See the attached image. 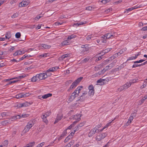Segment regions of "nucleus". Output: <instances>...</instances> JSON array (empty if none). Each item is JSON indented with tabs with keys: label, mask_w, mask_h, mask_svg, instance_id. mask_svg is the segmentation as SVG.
I'll list each match as a JSON object with an SVG mask.
<instances>
[{
	"label": "nucleus",
	"mask_w": 147,
	"mask_h": 147,
	"mask_svg": "<svg viewBox=\"0 0 147 147\" xmlns=\"http://www.w3.org/2000/svg\"><path fill=\"white\" fill-rule=\"evenodd\" d=\"M34 123L32 121H29L27 125L25 126L23 131L25 133L28 131L33 126Z\"/></svg>",
	"instance_id": "obj_1"
},
{
	"label": "nucleus",
	"mask_w": 147,
	"mask_h": 147,
	"mask_svg": "<svg viewBox=\"0 0 147 147\" xmlns=\"http://www.w3.org/2000/svg\"><path fill=\"white\" fill-rule=\"evenodd\" d=\"M117 61L115 60L114 61L111 63L109 65L106 66L105 68H104L101 71L100 74H103L106 71L108 70V68H107V67H109L110 69L113 66H114L115 64L116 63Z\"/></svg>",
	"instance_id": "obj_2"
},
{
	"label": "nucleus",
	"mask_w": 147,
	"mask_h": 147,
	"mask_svg": "<svg viewBox=\"0 0 147 147\" xmlns=\"http://www.w3.org/2000/svg\"><path fill=\"white\" fill-rule=\"evenodd\" d=\"M89 91L88 92V95L90 96H92L94 93V87L93 85H91L89 86Z\"/></svg>",
	"instance_id": "obj_3"
},
{
	"label": "nucleus",
	"mask_w": 147,
	"mask_h": 147,
	"mask_svg": "<svg viewBox=\"0 0 147 147\" xmlns=\"http://www.w3.org/2000/svg\"><path fill=\"white\" fill-rule=\"evenodd\" d=\"M76 91V90H75L74 92L71 94V95L69 96L68 100L69 102L72 101L76 96H78Z\"/></svg>",
	"instance_id": "obj_4"
},
{
	"label": "nucleus",
	"mask_w": 147,
	"mask_h": 147,
	"mask_svg": "<svg viewBox=\"0 0 147 147\" xmlns=\"http://www.w3.org/2000/svg\"><path fill=\"white\" fill-rule=\"evenodd\" d=\"M107 136V134L106 133H103L96 136V140L98 141H100L102 139H104Z\"/></svg>",
	"instance_id": "obj_5"
},
{
	"label": "nucleus",
	"mask_w": 147,
	"mask_h": 147,
	"mask_svg": "<svg viewBox=\"0 0 147 147\" xmlns=\"http://www.w3.org/2000/svg\"><path fill=\"white\" fill-rule=\"evenodd\" d=\"M81 115L80 114L76 115L71 117V119H75L76 120L74 121H76L77 123L78 121H79L81 119L80 117Z\"/></svg>",
	"instance_id": "obj_6"
},
{
	"label": "nucleus",
	"mask_w": 147,
	"mask_h": 147,
	"mask_svg": "<svg viewBox=\"0 0 147 147\" xmlns=\"http://www.w3.org/2000/svg\"><path fill=\"white\" fill-rule=\"evenodd\" d=\"M11 119H10L7 120L2 121L1 122V124L3 125H5L8 124H10L11 123V121H13Z\"/></svg>",
	"instance_id": "obj_7"
},
{
	"label": "nucleus",
	"mask_w": 147,
	"mask_h": 147,
	"mask_svg": "<svg viewBox=\"0 0 147 147\" xmlns=\"http://www.w3.org/2000/svg\"><path fill=\"white\" fill-rule=\"evenodd\" d=\"M38 74L40 80L45 79L47 78V74L46 73H41L39 74Z\"/></svg>",
	"instance_id": "obj_8"
},
{
	"label": "nucleus",
	"mask_w": 147,
	"mask_h": 147,
	"mask_svg": "<svg viewBox=\"0 0 147 147\" xmlns=\"http://www.w3.org/2000/svg\"><path fill=\"white\" fill-rule=\"evenodd\" d=\"M58 68H59V67H53L51 68H50L48 69L46 72V73L47 74V75L50 76V75H49V72H53V71H55Z\"/></svg>",
	"instance_id": "obj_9"
},
{
	"label": "nucleus",
	"mask_w": 147,
	"mask_h": 147,
	"mask_svg": "<svg viewBox=\"0 0 147 147\" xmlns=\"http://www.w3.org/2000/svg\"><path fill=\"white\" fill-rule=\"evenodd\" d=\"M97 130H98L96 127H95L93 129H92L88 134L89 136L90 137L93 136L96 132H97Z\"/></svg>",
	"instance_id": "obj_10"
},
{
	"label": "nucleus",
	"mask_w": 147,
	"mask_h": 147,
	"mask_svg": "<svg viewBox=\"0 0 147 147\" xmlns=\"http://www.w3.org/2000/svg\"><path fill=\"white\" fill-rule=\"evenodd\" d=\"M25 51L23 49H21L19 50H18L16 52L13 54V55L16 56L18 55H20L24 54Z\"/></svg>",
	"instance_id": "obj_11"
},
{
	"label": "nucleus",
	"mask_w": 147,
	"mask_h": 147,
	"mask_svg": "<svg viewBox=\"0 0 147 147\" xmlns=\"http://www.w3.org/2000/svg\"><path fill=\"white\" fill-rule=\"evenodd\" d=\"M89 50V49L88 47L83 49L81 51L80 53L82 55H85V54L88 53Z\"/></svg>",
	"instance_id": "obj_12"
},
{
	"label": "nucleus",
	"mask_w": 147,
	"mask_h": 147,
	"mask_svg": "<svg viewBox=\"0 0 147 147\" xmlns=\"http://www.w3.org/2000/svg\"><path fill=\"white\" fill-rule=\"evenodd\" d=\"M28 2L27 1H23L19 3V6L20 7H26L28 5Z\"/></svg>",
	"instance_id": "obj_13"
},
{
	"label": "nucleus",
	"mask_w": 147,
	"mask_h": 147,
	"mask_svg": "<svg viewBox=\"0 0 147 147\" xmlns=\"http://www.w3.org/2000/svg\"><path fill=\"white\" fill-rule=\"evenodd\" d=\"M112 49L111 48H108L102 51L99 54H102L103 55L109 52Z\"/></svg>",
	"instance_id": "obj_14"
},
{
	"label": "nucleus",
	"mask_w": 147,
	"mask_h": 147,
	"mask_svg": "<svg viewBox=\"0 0 147 147\" xmlns=\"http://www.w3.org/2000/svg\"><path fill=\"white\" fill-rule=\"evenodd\" d=\"M75 81H74L72 84V85H71L69 89H68V91H70V90L75 88L78 85Z\"/></svg>",
	"instance_id": "obj_15"
},
{
	"label": "nucleus",
	"mask_w": 147,
	"mask_h": 147,
	"mask_svg": "<svg viewBox=\"0 0 147 147\" xmlns=\"http://www.w3.org/2000/svg\"><path fill=\"white\" fill-rule=\"evenodd\" d=\"M115 33H114V34H111V33H107L106 34L105 36L106 37V38L107 39H109L110 38H112L114 36H115Z\"/></svg>",
	"instance_id": "obj_16"
},
{
	"label": "nucleus",
	"mask_w": 147,
	"mask_h": 147,
	"mask_svg": "<svg viewBox=\"0 0 147 147\" xmlns=\"http://www.w3.org/2000/svg\"><path fill=\"white\" fill-rule=\"evenodd\" d=\"M86 123L85 121H83L81 123H80L75 128L76 129V130H78L81 127L83 126L85 123Z\"/></svg>",
	"instance_id": "obj_17"
},
{
	"label": "nucleus",
	"mask_w": 147,
	"mask_h": 147,
	"mask_svg": "<svg viewBox=\"0 0 147 147\" xmlns=\"http://www.w3.org/2000/svg\"><path fill=\"white\" fill-rule=\"evenodd\" d=\"M62 115H58L54 123L55 124L57 123L62 118Z\"/></svg>",
	"instance_id": "obj_18"
},
{
	"label": "nucleus",
	"mask_w": 147,
	"mask_h": 147,
	"mask_svg": "<svg viewBox=\"0 0 147 147\" xmlns=\"http://www.w3.org/2000/svg\"><path fill=\"white\" fill-rule=\"evenodd\" d=\"M136 113H133L131 114V115L130 117L128 120V121L129 122V123H131L134 118L133 116L135 117L136 116Z\"/></svg>",
	"instance_id": "obj_19"
},
{
	"label": "nucleus",
	"mask_w": 147,
	"mask_h": 147,
	"mask_svg": "<svg viewBox=\"0 0 147 147\" xmlns=\"http://www.w3.org/2000/svg\"><path fill=\"white\" fill-rule=\"evenodd\" d=\"M83 86H78L75 90L77 91L76 92H77V93L78 95L80 93V91L83 88Z\"/></svg>",
	"instance_id": "obj_20"
},
{
	"label": "nucleus",
	"mask_w": 147,
	"mask_h": 147,
	"mask_svg": "<svg viewBox=\"0 0 147 147\" xmlns=\"http://www.w3.org/2000/svg\"><path fill=\"white\" fill-rule=\"evenodd\" d=\"M131 85V82H127L124 85H123L125 89H127Z\"/></svg>",
	"instance_id": "obj_21"
},
{
	"label": "nucleus",
	"mask_w": 147,
	"mask_h": 147,
	"mask_svg": "<svg viewBox=\"0 0 147 147\" xmlns=\"http://www.w3.org/2000/svg\"><path fill=\"white\" fill-rule=\"evenodd\" d=\"M100 39L102 41V42L103 43H106L107 42L105 36L103 35L102 36L100 37Z\"/></svg>",
	"instance_id": "obj_22"
},
{
	"label": "nucleus",
	"mask_w": 147,
	"mask_h": 147,
	"mask_svg": "<svg viewBox=\"0 0 147 147\" xmlns=\"http://www.w3.org/2000/svg\"><path fill=\"white\" fill-rule=\"evenodd\" d=\"M52 96V94L51 93H48L42 96L41 98L43 99H46L48 97L51 96Z\"/></svg>",
	"instance_id": "obj_23"
},
{
	"label": "nucleus",
	"mask_w": 147,
	"mask_h": 147,
	"mask_svg": "<svg viewBox=\"0 0 147 147\" xmlns=\"http://www.w3.org/2000/svg\"><path fill=\"white\" fill-rule=\"evenodd\" d=\"M35 142H30L29 144H27L25 146V147H32V146L34 145Z\"/></svg>",
	"instance_id": "obj_24"
},
{
	"label": "nucleus",
	"mask_w": 147,
	"mask_h": 147,
	"mask_svg": "<svg viewBox=\"0 0 147 147\" xmlns=\"http://www.w3.org/2000/svg\"><path fill=\"white\" fill-rule=\"evenodd\" d=\"M68 40H64L61 42V44L63 45H69L70 44V42H69L68 41Z\"/></svg>",
	"instance_id": "obj_25"
},
{
	"label": "nucleus",
	"mask_w": 147,
	"mask_h": 147,
	"mask_svg": "<svg viewBox=\"0 0 147 147\" xmlns=\"http://www.w3.org/2000/svg\"><path fill=\"white\" fill-rule=\"evenodd\" d=\"M22 97H24L23 93H20L19 94H17L16 95V98L17 99L20 98Z\"/></svg>",
	"instance_id": "obj_26"
},
{
	"label": "nucleus",
	"mask_w": 147,
	"mask_h": 147,
	"mask_svg": "<svg viewBox=\"0 0 147 147\" xmlns=\"http://www.w3.org/2000/svg\"><path fill=\"white\" fill-rule=\"evenodd\" d=\"M21 115H18L16 116H13L11 119H13L14 120H16L17 119H20L22 118Z\"/></svg>",
	"instance_id": "obj_27"
},
{
	"label": "nucleus",
	"mask_w": 147,
	"mask_h": 147,
	"mask_svg": "<svg viewBox=\"0 0 147 147\" xmlns=\"http://www.w3.org/2000/svg\"><path fill=\"white\" fill-rule=\"evenodd\" d=\"M8 144V141L5 140L3 143V145H1L0 147H7Z\"/></svg>",
	"instance_id": "obj_28"
},
{
	"label": "nucleus",
	"mask_w": 147,
	"mask_h": 147,
	"mask_svg": "<svg viewBox=\"0 0 147 147\" xmlns=\"http://www.w3.org/2000/svg\"><path fill=\"white\" fill-rule=\"evenodd\" d=\"M11 35L10 32H8L5 34V37L6 38L9 39L11 38Z\"/></svg>",
	"instance_id": "obj_29"
},
{
	"label": "nucleus",
	"mask_w": 147,
	"mask_h": 147,
	"mask_svg": "<svg viewBox=\"0 0 147 147\" xmlns=\"http://www.w3.org/2000/svg\"><path fill=\"white\" fill-rule=\"evenodd\" d=\"M139 7H132L131 8H129L128 9H126V11H125V12L126 13V11H130L132 10H133V9H136L137 8H139Z\"/></svg>",
	"instance_id": "obj_30"
},
{
	"label": "nucleus",
	"mask_w": 147,
	"mask_h": 147,
	"mask_svg": "<svg viewBox=\"0 0 147 147\" xmlns=\"http://www.w3.org/2000/svg\"><path fill=\"white\" fill-rule=\"evenodd\" d=\"M83 77H80L78 78L74 81L77 83V84H78V83L81 81L83 79Z\"/></svg>",
	"instance_id": "obj_31"
},
{
	"label": "nucleus",
	"mask_w": 147,
	"mask_h": 147,
	"mask_svg": "<svg viewBox=\"0 0 147 147\" xmlns=\"http://www.w3.org/2000/svg\"><path fill=\"white\" fill-rule=\"evenodd\" d=\"M42 47L45 49H49L51 47L50 45L44 44L42 45Z\"/></svg>",
	"instance_id": "obj_32"
},
{
	"label": "nucleus",
	"mask_w": 147,
	"mask_h": 147,
	"mask_svg": "<svg viewBox=\"0 0 147 147\" xmlns=\"http://www.w3.org/2000/svg\"><path fill=\"white\" fill-rule=\"evenodd\" d=\"M78 100L83 101L85 100V96L81 95V96L78 98Z\"/></svg>",
	"instance_id": "obj_33"
},
{
	"label": "nucleus",
	"mask_w": 147,
	"mask_h": 147,
	"mask_svg": "<svg viewBox=\"0 0 147 147\" xmlns=\"http://www.w3.org/2000/svg\"><path fill=\"white\" fill-rule=\"evenodd\" d=\"M76 36V35H74V34L71 35L70 36H69L67 38V40H70L72 38H75Z\"/></svg>",
	"instance_id": "obj_34"
},
{
	"label": "nucleus",
	"mask_w": 147,
	"mask_h": 147,
	"mask_svg": "<svg viewBox=\"0 0 147 147\" xmlns=\"http://www.w3.org/2000/svg\"><path fill=\"white\" fill-rule=\"evenodd\" d=\"M72 138V136H68L64 140V142L65 143L67 142L70 139Z\"/></svg>",
	"instance_id": "obj_35"
},
{
	"label": "nucleus",
	"mask_w": 147,
	"mask_h": 147,
	"mask_svg": "<svg viewBox=\"0 0 147 147\" xmlns=\"http://www.w3.org/2000/svg\"><path fill=\"white\" fill-rule=\"evenodd\" d=\"M70 56L69 54H65L63 55L61 57V58L62 59H64L66 57H69Z\"/></svg>",
	"instance_id": "obj_36"
},
{
	"label": "nucleus",
	"mask_w": 147,
	"mask_h": 147,
	"mask_svg": "<svg viewBox=\"0 0 147 147\" xmlns=\"http://www.w3.org/2000/svg\"><path fill=\"white\" fill-rule=\"evenodd\" d=\"M23 107H28L30 106L31 104L30 103L28 102H25L23 103Z\"/></svg>",
	"instance_id": "obj_37"
},
{
	"label": "nucleus",
	"mask_w": 147,
	"mask_h": 147,
	"mask_svg": "<svg viewBox=\"0 0 147 147\" xmlns=\"http://www.w3.org/2000/svg\"><path fill=\"white\" fill-rule=\"evenodd\" d=\"M146 81L147 80H146L144 81L143 85L142 86H141L140 88L141 89H143L146 86V85L147 84V81Z\"/></svg>",
	"instance_id": "obj_38"
},
{
	"label": "nucleus",
	"mask_w": 147,
	"mask_h": 147,
	"mask_svg": "<svg viewBox=\"0 0 147 147\" xmlns=\"http://www.w3.org/2000/svg\"><path fill=\"white\" fill-rule=\"evenodd\" d=\"M124 89H125V87L123 85L122 86H120L118 89V91L119 92H121L123 91V90H124Z\"/></svg>",
	"instance_id": "obj_39"
},
{
	"label": "nucleus",
	"mask_w": 147,
	"mask_h": 147,
	"mask_svg": "<svg viewBox=\"0 0 147 147\" xmlns=\"http://www.w3.org/2000/svg\"><path fill=\"white\" fill-rule=\"evenodd\" d=\"M138 80V79H134L130 80L129 82H131V84L137 82Z\"/></svg>",
	"instance_id": "obj_40"
},
{
	"label": "nucleus",
	"mask_w": 147,
	"mask_h": 147,
	"mask_svg": "<svg viewBox=\"0 0 147 147\" xmlns=\"http://www.w3.org/2000/svg\"><path fill=\"white\" fill-rule=\"evenodd\" d=\"M145 60H143V59H140L139 61H134L133 62V63H135V64L137 63H141L143 62Z\"/></svg>",
	"instance_id": "obj_41"
},
{
	"label": "nucleus",
	"mask_w": 147,
	"mask_h": 147,
	"mask_svg": "<svg viewBox=\"0 0 147 147\" xmlns=\"http://www.w3.org/2000/svg\"><path fill=\"white\" fill-rule=\"evenodd\" d=\"M87 23V22L86 21H84V22H80V23L77 24H75V25H78V26H79V25H82L85 24H86Z\"/></svg>",
	"instance_id": "obj_42"
},
{
	"label": "nucleus",
	"mask_w": 147,
	"mask_h": 147,
	"mask_svg": "<svg viewBox=\"0 0 147 147\" xmlns=\"http://www.w3.org/2000/svg\"><path fill=\"white\" fill-rule=\"evenodd\" d=\"M109 0H99V1L101 2L104 4H105L109 2Z\"/></svg>",
	"instance_id": "obj_43"
},
{
	"label": "nucleus",
	"mask_w": 147,
	"mask_h": 147,
	"mask_svg": "<svg viewBox=\"0 0 147 147\" xmlns=\"http://www.w3.org/2000/svg\"><path fill=\"white\" fill-rule=\"evenodd\" d=\"M115 119H114L113 120H112V121L110 122H109V123H107V124L106 125V126H105V127H103L102 129H101V131H102L104 129H105V128L106 127H107L109 126L110 125H111V123L113 121V120H114Z\"/></svg>",
	"instance_id": "obj_44"
},
{
	"label": "nucleus",
	"mask_w": 147,
	"mask_h": 147,
	"mask_svg": "<svg viewBox=\"0 0 147 147\" xmlns=\"http://www.w3.org/2000/svg\"><path fill=\"white\" fill-rule=\"evenodd\" d=\"M127 50L126 48H124L121 49L119 51L120 54H122L124 52Z\"/></svg>",
	"instance_id": "obj_45"
},
{
	"label": "nucleus",
	"mask_w": 147,
	"mask_h": 147,
	"mask_svg": "<svg viewBox=\"0 0 147 147\" xmlns=\"http://www.w3.org/2000/svg\"><path fill=\"white\" fill-rule=\"evenodd\" d=\"M26 76V75L24 74L23 75H22L20 76H18L16 77H14V78H15V79H22L24 77H25Z\"/></svg>",
	"instance_id": "obj_46"
},
{
	"label": "nucleus",
	"mask_w": 147,
	"mask_h": 147,
	"mask_svg": "<svg viewBox=\"0 0 147 147\" xmlns=\"http://www.w3.org/2000/svg\"><path fill=\"white\" fill-rule=\"evenodd\" d=\"M21 34L20 32H18L17 33L15 34V36L17 38H19L21 36Z\"/></svg>",
	"instance_id": "obj_47"
},
{
	"label": "nucleus",
	"mask_w": 147,
	"mask_h": 147,
	"mask_svg": "<svg viewBox=\"0 0 147 147\" xmlns=\"http://www.w3.org/2000/svg\"><path fill=\"white\" fill-rule=\"evenodd\" d=\"M82 94L81 95L85 96L88 93V92L86 90H83L82 91Z\"/></svg>",
	"instance_id": "obj_48"
},
{
	"label": "nucleus",
	"mask_w": 147,
	"mask_h": 147,
	"mask_svg": "<svg viewBox=\"0 0 147 147\" xmlns=\"http://www.w3.org/2000/svg\"><path fill=\"white\" fill-rule=\"evenodd\" d=\"M27 56H26L25 55H24L22 57L19 58L18 61H20L21 60H23L24 59L26 58Z\"/></svg>",
	"instance_id": "obj_49"
},
{
	"label": "nucleus",
	"mask_w": 147,
	"mask_h": 147,
	"mask_svg": "<svg viewBox=\"0 0 147 147\" xmlns=\"http://www.w3.org/2000/svg\"><path fill=\"white\" fill-rule=\"evenodd\" d=\"M31 81L34 82H37V81L36 80V78L35 76H33L31 79Z\"/></svg>",
	"instance_id": "obj_50"
},
{
	"label": "nucleus",
	"mask_w": 147,
	"mask_h": 147,
	"mask_svg": "<svg viewBox=\"0 0 147 147\" xmlns=\"http://www.w3.org/2000/svg\"><path fill=\"white\" fill-rule=\"evenodd\" d=\"M18 13H16L13 14L11 16V17L12 18H15L18 16Z\"/></svg>",
	"instance_id": "obj_51"
},
{
	"label": "nucleus",
	"mask_w": 147,
	"mask_h": 147,
	"mask_svg": "<svg viewBox=\"0 0 147 147\" xmlns=\"http://www.w3.org/2000/svg\"><path fill=\"white\" fill-rule=\"evenodd\" d=\"M102 55H101L100 56H99L98 57V58H97L96 60L95 61L96 62L98 61L99 60H100V59H102V57L103 56V55L102 54Z\"/></svg>",
	"instance_id": "obj_52"
},
{
	"label": "nucleus",
	"mask_w": 147,
	"mask_h": 147,
	"mask_svg": "<svg viewBox=\"0 0 147 147\" xmlns=\"http://www.w3.org/2000/svg\"><path fill=\"white\" fill-rule=\"evenodd\" d=\"M51 113L50 111H48L45 114L47 117L49 116Z\"/></svg>",
	"instance_id": "obj_53"
},
{
	"label": "nucleus",
	"mask_w": 147,
	"mask_h": 147,
	"mask_svg": "<svg viewBox=\"0 0 147 147\" xmlns=\"http://www.w3.org/2000/svg\"><path fill=\"white\" fill-rule=\"evenodd\" d=\"M29 116V114H24L22 115V118L26 117Z\"/></svg>",
	"instance_id": "obj_54"
},
{
	"label": "nucleus",
	"mask_w": 147,
	"mask_h": 147,
	"mask_svg": "<svg viewBox=\"0 0 147 147\" xmlns=\"http://www.w3.org/2000/svg\"><path fill=\"white\" fill-rule=\"evenodd\" d=\"M30 95V94L29 92L27 93H23V96L24 97H25L26 96H29Z\"/></svg>",
	"instance_id": "obj_55"
},
{
	"label": "nucleus",
	"mask_w": 147,
	"mask_h": 147,
	"mask_svg": "<svg viewBox=\"0 0 147 147\" xmlns=\"http://www.w3.org/2000/svg\"><path fill=\"white\" fill-rule=\"evenodd\" d=\"M112 8H109L108 9H106L105 10V12L106 13H108L110 11H112Z\"/></svg>",
	"instance_id": "obj_56"
},
{
	"label": "nucleus",
	"mask_w": 147,
	"mask_h": 147,
	"mask_svg": "<svg viewBox=\"0 0 147 147\" xmlns=\"http://www.w3.org/2000/svg\"><path fill=\"white\" fill-rule=\"evenodd\" d=\"M92 7L91 6L86 7V10L90 11L92 10Z\"/></svg>",
	"instance_id": "obj_57"
},
{
	"label": "nucleus",
	"mask_w": 147,
	"mask_h": 147,
	"mask_svg": "<svg viewBox=\"0 0 147 147\" xmlns=\"http://www.w3.org/2000/svg\"><path fill=\"white\" fill-rule=\"evenodd\" d=\"M92 34L88 35L87 36L86 38L87 40H89L90 39H91V38H92Z\"/></svg>",
	"instance_id": "obj_58"
},
{
	"label": "nucleus",
	"mask_w": 147,
	"mask_h": 147,
	"mask_svg": "<svg viewBox=\"0 0 147 147\" xmlns=\"http://www.w3.org/2000/svg\"><path fill=\"white\" fill-rule=\"evenodd\" d=\"M141 66V64H134L133 65L132 67L134 68L136 67H140Z\"/></svg>",
	"instance_id": "obj_59"
},
{
	"label": "nucleus",
	"mask_w": 147,
	"mask_h": 147,
	"mask_svg": "<svg viewBox=\"0 0 147 147\" xmlns=\"http://www.w3.org/2000/svg\"><path fill=\"white\" fill-rule=\"evenodd\" d=\"M47 53H44L40 55V56L43 57H46L47 56Z\"/></svg>",
	"instance_id": "obj_60"
},
{
	"label": "nucleus",
	"mask_w": 147,
	"mask_h": 147,
	"mask_svg": "<svg viewBox=\"0 0 147 147\" xmlns=\"http://www.w3.org/2000/svg\"><path fill=\"white\" fill-rule=\"evenodd\" d=\"M35 77L36 79L37 82H38V81H39L40 80L39 79V77L38 74H37L35 76Z\"/></svg>",
	"instance_id": "obj_61"
},
{
	"label": "nucleus",
	"mask_w": 147,
	"mask_h": 147,
	"mask_svg": "<svg viewBox=\"0 0 147 147\" xmlns=\"http://www.w3.org/2000/svg\"><path fill=\"white\" fill-rule=\"evenodd\" d=\"M66 134V131H64L63 133L61 135V137H63L65 136Z\"/></svg>",
	"instance_id": "obj_62"
},
{
	"label": "nucleus",
	"mask_w": 147,
	"mask_h": 147,
	"mask_svg": "<svg viewBox=\"0 0 147 147\" xmlns=\"http://www.w3.org/2000/svg\"><path fill=\"white\" fill-rule=\"evenodd\" d=\"M71 144H72V142H70L68 143L64 147H70L71 146Z\"/></svg>",
	"instance_id": "obj_63"
},
{
	"label": "nucleus",
	"mask_w": 147,
	"mask_h": 147,
	"mask_svg": "<svg viewBox=\"0 0 147 147\" xmlns=\"http://www.w3.org/2000/svg\"><path fill=\"white\" fill-rule=\"evenodd\" d=\"M142 31H146L147 30V26H146L144 27L141 29Z\"/></svg>",
	"instance_id": "obj_64"
}]
</instances>
